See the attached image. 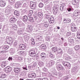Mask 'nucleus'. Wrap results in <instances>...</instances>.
Here are the masks:
<instances>
[{
	"label": "nucleus",
	"instance_id": "nucleus-1",
	"mask_svg": "<svg viewBox=\"0 0 80 80\" xmlns=\"http://www.w3.org/2000/svg\"><path fill=\"white\" fill-rule=\"evenodd\" d=\"M55 63V62L53 61H50L48 62H46V67H48V68H52V67H53V65H54Z\"/></svg>",
	"mask_w": 80,
	"mask_h": 80
},
{
	"label": "nucleus",
	"instance_id": "nucleus-2",
	"mask_svg": "<svg viewBox=\"0 0 80 80\" xmlns=\"http://www.w3.org/2000/svg\"><path fill=\"white\" fill-rule=\"evenodd\" d=\"M52 12L54 15H56L58 12V9H59V6L58 4H56L53 8Z\"/></svg>",
	"mask_w": 80,
	"mask_h": 80
},
{
	"label": "nucleus",
	"instance_id": "nucleus-3",
	"mask_svg": "<svg viewBox=\"0 0 80 80\" xmlns=\"http://www.w3.org/2000/svg\"><path fill=\"white\" fill-rule=\"evenodd\" d=\"M36 50L34 49H31L29 51V54L31 57H35L37 55Z\"/></svg>",
	"mask_w": 80,
	"mask_h": 80
},
{
	"label": "nucleus",
	"instance_id": "nucleus-4",
	"mask_svg": "<svg viewBox=\"0 0 80 80\" xmlns=\"http://www.w3.org/2000/svg\"><path fill=\"white\" fill-rule=\"evenodd\" d=\"M56 68L60 72H64L65 71L64 67H63L61 64H59L57 66Z\"/></svg>",
	"mask_w": 80,
	"mask_h": 80
},
{
	"label": "nucleus",
	"instance_id": "nucleus-5",
	"mask_svg": "<svg viewBox=\"0 0 80 80\" xmlns=\"http://www.w3.org/2000/svg\"><path fill=\"white\" fill-rule=\"evenodd\" d=\"M28 77L31 78H35L36 77V74L34 72H31L28 75Z\"/></svg>",
	"mask_w": 80,
	"mask_h": 80
},
{
	"label": "nucleus",
	"instance_id": "nucleus-6",
	"mask_svg": "<svg viewBox=\"0 0 80 80\" xmlns=\"http://www.w3.org/2000/svg\"><path fill=\"white\" fill-rule=\"evenodd\" d=\"M68 44L69 45H72L73 44V43H74V40L73 39V38L72 37H70L69 38L68 40Z\"/></svg>",
	"mask_w": 80,
	"mask_h": 80
},
{
	"label": "nucleus",
	"instance_id": "nucleus-7",
	"mask_svg": "<svg viewBox=\"0 0 80 80\" xmlns=\"http://www.w3.org/2000/svg\"><path fill=\"white\" fill-rule=\"evenodd\" d=\"M36 40L37 41L39 42L38 43V44L39 45L41 44L43 41V39H42V37H39L37 38H36Z\"/></svg>",
	"mask_w": 80,
	"mask_h": 80
},
{
	"label": "nucleus",
	"instance_id": "nucleus-8",
	"mask_svg": "<svg viewBox=\"0 0 80 80\" xmlns=\"http://www.w3.org/2000/svg\"><path fill=\"white\" fill-rule=\"evenodd\" d=\"M24 15V14H21V17H22V21H23V22H25V21H27V20H28V16Z\"/></svg>",
	"mask_w": 80,
	"mask_h": 80
},
{
	"label": "nucleus",
	"instance_id": "nucleus-9",
	"mask_svg": "<svg viewBox=\"0 0 80 80\" xmlns=\"http://www.w3.org/2000/svg\"><path fill=\"white\" fill-rule=\"evenodd\" d=\"M20 25L21 27V32H24L25 30L24 28H25V24L21 22Z\"/></svg>",
	"mask_w": 80,
	"mask_h": 80
},
{
	"label": "nucleus",
	"instance_id": "nucleus-10",
	"mask_svg": "<svg viewBox=\"0 0 80 80\" xmlns=\"http://www.w3.org/2000/svg\"><path fill=\"white\" fill-rule=\"evenodd\" d=\"M62 64L65 67L69 68L70 67V64L67 62L63 61L62 62Z\"/></svg>",
	"mask_w": 80,
	"mask_h": 80
},
{
	"label": "nucleus",
	"instance_id": "nucleus-11",
	"mask_svg": "<svg viewBox=\"0 0 80 80\" xmlns=\"http://www.w3.org/2000/svg\"><path fill=\"white\" fill-rule=\"evenodd\" d=\"M71 30L72 32H77V27H75V25L74 24H73L71 27Z\"/></svg>",
	"mask_w": 80,
	"mask_h": 80
},
{
	"label": "nucleus",
	"instance_id": "nucleus-12",
	"mask_svg": "<svg viewBox=\"0 0 80 80\" xmlns=\"http://www.w3.org/2000/svg\"><path fill=\"white\" fill-rule=\"evenodd\" d=\"M80 14V12L78 10H76L73 13V15L74 17H77Z\"/></svg>",
	"mask_w": 80,
	"mask_h": 80
},
{
	"label": "nucleus",
	"instance_id": "nucleus-13",
	"mask_svg": "<svg viewBox=\"0 0 80 80\" xmlns=\"http://www.w3.org/2000/svg\"><path fill=\"white\" fill-rule=\"evenodd\" d=\"M46 57H47V55L45 53L42 52L41 54V58L42 60H44V59H45L46 58Z\"/></svg>",
	"mask_w": 80,
	"mask_h": 80
},
{
	"label": "nucleus",
	"instance_id": "nucleus-14",
	"mask_svg": "<svg viewBox=\"0 0 80 80\" xmlns=\"http://www.w3.org/2000/svg\"><path fill=\"white\" fill-rule=\"evenodd\" d=\"M52 4H50L48 6H46L45 7V9L46 10H50V9L52 8Z\"/></svg>",
	"mask_w": 80,
	"mask_h": 80
},
{
	"label": "nucleus",
	"instance_id": "nucleus-15",
	"mask_svg": "<svg viewBox=\"0 0 80 80\" xmlns=\"http://www.w3.org/2000/svg\"><path fill=\"white\" fill-rule=\"evenodd\" d=\"M12 70V69L10 67H7L5 68L4 71L7 73H8L10 72V71Z\"/></svg>",
	"mask_w": 80,
	"mask_h": 80
},
{
	"label": "nucleus",
	"instance_id": "nucleus-16",
	"mask_svg": "<svg viewBox=\"0 0 80 80\" xmlns=\"http://www.w3.org/2000/svg\"><path fill=\"white\" fill-rule=\"evenodd\" d=\"M14 72L15 73L16 75H17L19 72H20V68H15L14 69Z\"/></svg>",
	"mask_w": 80,
	"mask_h": 80
},
{
	"label": "nucleus",
	"instance_id": "nucleus-17",
	"mask_svg": "<svg viewBox=\"0 0 80 80\" xmlns=\"http://www.w3.org/2000/svg\"><path fill=\"white\" fill-rule=\"evenodd\" d=\"M33 27L32 25H29L28 26V30L29 32H32Z\"/></svg>",
	"mask_w": 80,
	"mask_h": 80
},
{
	"label": "nucleus",
	"instance_id": "nucleus-18",
	"mask_svg": "<svg viewBox=\"0 0 80 80\" xmlns=\"http://www.w3.org/2000/svg\"><path fill=\"white\" fill-rule=\"evenodd\" d=\"M10 22L12 23H14L16 22V19L14 17L11 18L10 20Z\"/></svg>",
	"mask_w": 80,
	"mask_h": 80
},
{
	"label": "nucleus",
	"instance_id": "nucleus-19",
	"mask_svg": "<svg viewBox=\"0 0 80 80\" xmlns=\"http://www.w3.org/2000/svg\"><path fill=\"white\" fill-rule=\"evenodd\" d=\"M30 7L32 9H35L37 6L35 3H32L31 4Z\"/></svg>",
	"mask_w": 80,
	"mask_h": 80
},
{
	"label": "nucleus",
	"instance_id": "nucleus-20",
	"mask_svg": "<svg viewBox=\"0 0 80 80\" xmlns=\"http://www.w3.org/2000/svg\"><path fill=\"white\" fill-rule=\"evenodd\" d=\"M12 8H9L6 9L5 11L6 13H10L12 12Z\"/></svg>",
	"mask_w": 80,
	"mask_h": 80
},
{
	"label": "nucleus",
	"instance_id": "nucleus-21",
	"mask_svg": "<svg viewBox=\"0 0 80 80\" xmlns=\"http://www.w3.org/2000/svg\"><path fill=\"white\" fill-rule=\"evenodd\" d=\"M68 53H69L70 55H74V51L71 50H68Z\"/></svg>",
	"mask_w": 80,
	"mask_h": 80
},
{
	"label": "nucleus",
	"instance_id": "nucleus-22",
	"mask_svg": "<svg viewBox=\"0 0 80 80\" xmlns=\"http://www.w3.org/2000/svg\"><path fill=\"white\" fill-rule=\"evenodd\" d=\"M63 58H65V60L66 61H68L69 60V57L68 56V55L67 54L64 55Z\"/></svg>",
	"mask_w": 80,
	"mask_h": 80
},
{
	"label": "nucleus",
	"instance_id": "nucleus-23",
	"mask_svg": "<svg viewBox=\"0 0 80 80\" xmlns=\"http://www.w3.org/2000/svg\"><path fill=\"white\" fill-rule=\"evenodd\" d=\"M71 21V20L70 19H64L63 20V22L65 23H70Z\"/></svg>",
	"mask_w": 80,
	"mask_h": 80
},
{
	"label": "nucleus",
	"instance_id": "nucleus-24",
	"mask_svg": "<svg viewBox=\"0 0 80 80\" xmlns=\"http://www.w3.org/2000/svg\"><path fill=\"white\" fill-rule=\"evenodd\" d=\"M57 47H54L52 48L51 50L53 53L57 52Z\"/></svg>",
	"mask_w": 80,
	"mask_h": 80
},
{
	"label": "nucleus",
	"instance_id": "nucleus-25",
	"mask_svg": "<svg viewBox=\"0 0 80 80\" xmlns=\"http://www.w3.org/2000/svg\"><path fill=\"white\" fill-rule=\"evenodd\" d=\"M51 16L50 13H49L46 14L44 15V17L45 18H46V19H48V18H49Z\"/></svg>",
	"mask_w": 80,
	"mask_h": 80
},
{
	"label": "nucleus",
	"instance_id": "nucleus-26",
	"mask_svg": "<svg viewBox=\"0 0 80 80\" xmlns=\"http://www.w3.org/2000/svg\"><path fill=\"white\" fill-rule=\"evenodd\" d=\"M29 37H30L29 35H28L27 36H25L24 38V40H25L26 42L28 41L29 39V38H30Z\"/></svg>",
	"mask_w": 80,
	"mask_h": 80
},
{
	"label": "nucleus",
	"instance_id": "nucleus-27",
	"mask_svg": "<svg viewBox=\"0 0 80 80\" xmlns=\"http://www.w3.org/2000/svg\"><path fill=\"white\" fill-rule=\"evenodd\" d=\"M57 52L58 53H59V54H62L63 53V51L61 48H58L57 50Z\"/></svg>",
	"mask_w": 80,
	"mask_h": 80
},
{
	"label": "nucleus",
	"instance_id": "nucleus-28",
	"mask_svg": "<svg viewBox=\"0 0 80 80\" xmlns=\"http://www.w3.org/2000/svg\"><path fill=\"white\" fill-rule=\"evenodd\" d=\"M25 52L24 51H21L20 52V55H22V57L21 58V60H23V57H24V55Z\"/></svg>",
	"mask_w": 80,
	"mask_h": 80
},
{
	"label": "nucleus",
	"instance_id": "nucleus-29",
	"mask_svg": "<svg viewBox=\"0 0 80 80\" xmlns=\"http://www.w3.org/2000/svg\"><path fill=\"white\" fill-rule=\"evenodd\" d=\"M74 49L76 51H78L80 49V46L79 45H77L74 47Z\"/></svg>",
	"mask_w": 80,
	"mask_h": 80
},
{
	"label": "nucleus",
	"instance_id": "nucleus-30",
	"mask_svg": "<svg viewBox=\"0 0 80 80\" xmlns=\"http://www.w3.org/2000/svg\"><path fill=\"white\" fill-rule=\"evenodd\" d=\"M0 6L2 7H3L5 6V3L3 1H0Z\"/></svg>",
	"mask_w": 80,
	"mask_h": 80
},
{
	"label": "nucleus",
	"instance_id": "nucleus-31",
	"mask_svg": "<svg viewBox=\"0 0 80 80\" xmlns=\"http://www.w3.org/2000/svg\"><path fill=\"white\" fill-rule=\"evenodd\" d=\"M79 2V0H73L72 2L73 5H77Z\"/></svg>",
	"mask_w": 80,
	"mask_h": 80
},
{
	"label": "nucleus",
	"instance_id": "nucleus-32",
	"mask_svg": "<svg viewBox=\"0 0 80 80\" xmlns=\"http://www.w3.org/2000/svg\"><path fill=\"white\" fill-rule=\"evenodd\" d=\"M11 28H12L14 30H17V25L15 24H13L11 25Z\"/></svg>",
	"mask_w": 80,
	"mask_h": 80
},
{
	"label": "nucleus",
	"instance_id": "nucleus-33",
	"mask_svg": "<svg viewBox=\"0 0 80 80\" xmlns=\"http://www.w3.org/2000/svg\"><path fill=\"white\" fill-rule=\"evenodd\" d=\"M21 50H25V45L24 44H20Z\"/></svg>",
	"mask_w": 80,
	"mask_h": 80
},
{
	"label": "nucleus",
	"instance_id": "nucleus-34",
	"mask_svg": "<svg viewBox=\"0 0 80 80\" xmlns=\"http://www.w3.org/2000/svg\"><path fill=\"white\" fill-rule=\"evenodd\" d=\"M7 65V64L6 63V62H3L1 65V67L2 68H4Z\"/></svg>",
	"mask_w": 80,
	"mask_h": 80
},
{
	"label": "nucleus",
	"instance_id": "nucleus-35",
	"mask_svg": "<svg viewBox=\"0 0 80 80\" xmlns=\"http://www.w3.org/2000/svg\"><path fill=\"white\" fill-rule=\"evenodd\" d=\"M40 47L41 48V49L45 50V49L46 48V45L44 44H42L40 46Z\"/></svg>",
	"mask_w": 80,
	"mask_h": 80
},
{
	"label": "nucleus",
	"instance_id": "nucleus-36",
	"mask_svg": "<svg viewBox=\"0 0 80 80\" xmlns=\"http://www.w3.org/2000/svg\"><path fill=\"white\" fill-rule=\"evenodd\" d=\"M20 2H17L15 5V7L16 8H18L20 7Z\"/></svg>",
	"mask_w": 80,
	"mask_h": 80
},
{
	"label": "nucleus",
	"instance_id": "nucleus-37",
	"mask_svg": "<svg viewBox=\"0 0 80 80\" xmlns=\"http://www.w3.org/2000/svg\"><path fill=\"white\" fill-rule=\"evenodd\" d=\"M49 26V24H48V22H46L44 23V26L45 27V28H47Z\"/></svg>",
	"mask_w": 80,
	"mask_h": 80
},
{
	"label": "nucleus",
	"instance_id": "nucleus-38",
	"mask_svg": "<svg viewBox=\"0 0 80 80\" xmlns=\"http://www.w3.org/2000/svg\"><path fill=\"white\" fill-rule=\"evenodd\" d=\"M73 9L72 8V6H70L69 7V8H67V10H68V12H71V11H73Z\"/></svg>",
	"mask_w": 80,
	"mask_h": 80
},
{
	"label": "nucleus",
	"instance_id": "nucleus-39",
	"mask_svg": "<svg viewBox=\"0 0 80 80\" xmlns=\"http://www.w3.org/2000/svg\"><path fill=\"white\" fill-rule=\"evenodd\" d=\"M52 73L53 75H57V72L56 71H52Z\"/></svg>",
	"mask_w": 80,
	"mask_h": 80
},
{
	"label": "nucleus",
	"instance_id": "nucleus-40",
	"mask_svg": "<svg viewBox=\"0 0 80 80\" xmlns=\"http://www.w3.org/2000/svg\"><path fill=\"white\" fill-rule=\"evenodd\" d=\"M49 57L51 58H52V59L55 58V56L53 55V54L51 53V52H50L49 53Z\"/></svg>",
	"mask_w": 80,
	"mask_h": 80
},
{
	"label": "nucleus",
	"instance_id": "nucleus-41",
	"mask_svg": "<svg viewBox=\"0 0 80 80\" xmlns=\"http://www.w3.org/2000/svg\"><path fill=\"white\" fill-rule=\"evenodd\" d=\"M68 74V75L63 77L64 80H67V79H68V78H70V76L68 75H69V74Z\"/></svg>",
	"mask_w": 80,
	"mask_h": 80
},
{
	"label": "nucleus",
	"instance_id": "nucleus-42",
	"mask_svg": "<svg viewBox=\"0 0 80 80\" xmlns=\"http://www.w3.org/2000/svg\"><path fill=\"white\" fill-rule=\"evenodd\" d=\"M28 21L29 22H34L33 18L32 17H30L29 18Z\"/></svg>",
	"mask_w": 80,
	"mask_h": 80
},
{
	"label": "nucleus",
	"instance_id": "nucleus-43",
	"mask_svg": "<svg viewBox=\"0 0 80 80\" xmlns=\"http://www.w3.org/2000/svg\"><path fill=\"white\" fill-rule=\"evenodd\" d=\"M14 14L15 15H16V16H19V13H18V12L17 11H14Z\"/></svg>",
	"mask_w": 80,
	"mask_h": 80
},
{
	"label": "nucleus",
	"instance_id": "nucleus-44",
	"mask_svg": "<svg viewBox=\"0 0 80 80\" xmlns=\"http://www.w3.org/2000/svg\"><path fill=\"white\" fill-rule=\"evenodd\" d=\"M64 8H65V5H62L60 7V9L61 11L63 10Z\"/></svg>",
	"mask_w": 80,
	"mask_h": 80
},
{
	"label": "nucleus",
	"instance_id": "nucleus-45",
	"mask_svg": "<svg viewBox=\"0 0 80 80\" xmlns=\"http://www.w3.org/2000/svg\"><path fill=\"white\" fill-rule=\"evenodd\" d=\"M38 6L40 8H42L43 7V4L42 2H40Z\"/></svg>",
	"mask_w": 80,
	"mask_h": 80
},
{
	"label": "nucleus",
	"instance_id": "nucleus-46",
	"mask_svg": "<svg viewBox=\"0 0 80 80\" xmlns=\"http://www.w3.org/2000/svg\"><path fill=\"white\" fill-rule=\"evenodd\" d=\"M43 64H44V63L43 62H40L39 63V67H43Z\"/></svg>",
	"mask_w": 80,
	"mask_h": 80
},
{
	"label": "nucleus",
	"instance_id": "nucleus-47",
	"mask_svg": "<svg viewBox=\"0 0 80 80\" xmlns=\"http://www.w3.org/2000/svg\"><path fill=\"white\" fill-rule=\"evenodd\" d=\"M38 16L39 17H42L43 16V13L41 12H39L38 14Z\"/></svg>",
	"mask_w": 80,
	"mask_h": 80
},
{
	"label": "nucleus",
	"instance_id": "nucleus-48",
	"mask_svg": "<svg viewBox=\"0 0 80 80\" xmlns=\"http://www.w3.org/2000/svg\"><path fill=\"white\" fill-rule=\"evenodd\" d=\"M6 77V75H5V74H2L0 77L1 78H5Z\"/></svg>",
	"mask_w": 80,
	"mask_h": 80
},
{
	"label": "nucleus",
	"instance_id": "nucleus-49",
	"mask_svg": "<svg viewBox=\"0 0 80 80\" xmlns=\"http://www.w3.org/2000/svg\"><path fill=\"white\" fill-rule=\"evenodd\" d=\"M77 33H78L77 37L78 39H79L80 40V33H78V31L77 32Z\"/></svg>",
	"mask_w": 80,
	"mask_h": 80
},
{
	"label": "nucleus",
	"instance_id": "nucleus-50",
	"mask_svg": "<svg viewBox=\"0 0 80 80\" xmlns=\"http://www.w3.org/2000/svg\"><path fill=\"white\" fill-rule=\"evenodd\" d=\"M46 40L49 42L50 41V37L48 36H46L45 38Z\"/></svg>",
	"mask_w": 80,
	"mask_h": 80
},
{
	"label": "nucleus",
	"instance_id": "nucleus-51",
	"mask_svg": "<svg viewBox=\"0 0 80 80\" xmlns=\"http://www.w3.org/2000/svg\"><path fill=\"white\" fill-rule=\"evenodd\" d=\"M48 22L50 23L51 24L52 23H54V21H52V20H50V19H49L48 20Z\"/></svg>",
	"mask_w": 80,
	"mask_h": 80
},
{
	"label": "nucleus",
	"instance_id": "nucleus-52",
	"mask_svg": "<svg viewBox=\"0 0 80 80\" xmlns=\"http://www.w3.org/2000/svg\"><path fill=\"white\" fill-rule=\"evenodd\" d=\"M71 35V33H70V32H67L66 36L67 37H68V36H70Z\"/></svg>",
	"mask_w": 80,
	"mask_h": 80
},
{
	"label": "nucleus",
	"instance_id": "nucleus-53",
	"mask_svg": "<svg viewBox=\"0 0 80 80\" xmlns=\"http://www.w3.org/2000/svg\"><path fill=\"white\" fill-rule=\"evenodd\" d=\"M74 72H75V71H76V72H78V68H77V67H75L73 69Z\"/></svg>",
	"mask_w": 80,
	"mask_h": 80
},
{
	"label": "nucleus",
	"instance_id": "nucleus-54",
	"mask_svg": "<svg viewBox=\"0 0 80 80\" xmlns=\"http://www.w3.org/2000/svg\"><path fill=\"white\" fill-rule=\"evenodd\" d=\"M7 52L6 51H1V54H4Z\"/></svg>",
	"mask_w": 80,
	"mask_h": 80
},
{
	"label": "nucleus",
	"instance_id": "nucleus-55",
	"mask_svg": "<svg viewBox=\"0 0 80 80\" xmlns=\"http://www.w3.org/2000/svg\"><path fill=\"white\" fill-rule=\"evenodd\" d=\"M9 2L10 3H15V0H9Z\"/></svg>",
	"mask_w": 80,
	"mask_h": 80
},
{
	"label": "nucleus",
	"instance_id": "nucleus-56",
	"mask_svg": "<svg viewBox=\"0 0 80 80\" xmlns=\"http://www.w3.org/2000/svg\"><path fill=\"white\" fill-rule=\"evenodd\" d=\"M49 19L50 20H52L53 21H54V18H53V17L52 16V17H50V18Z\"/></svg>",
	"mask_w": 80,
	"mask_h": 80
},
{
	"label": "nucleus",
	"instance_id": "nucleus-57",
	"mask_svg": "<svg viewBox=\"0 0 80 80\" xmlns=\"http://www.w3.org/2000/svg\"><path fill=\"white\" fill-rule=\"evenodd\" d=\"M3 47L4 49L5 50H7L8 48V46H4Z\"/></svg>",
	"mask_w": 80,
	"mask_h": 80
},
{
	"label": "nucleus",
	"instance_id": "nucleus-58",
	"mask_svg": "<svg viewBox=\"0 0 80 80\" xmlns=\"http://www.w3.org/2000/svg\"><path fill=\"white\" fill-rule=\"evenodd\" d=\"M23 70H28V69H27V66H26L25 67H23L22 68Z\"/></svg>",
	"mask_w": 80,
	"mask_h": 80
},
{
	"label": "nucleus",
	"instance_id": "nucleus-59",
	"mask_svg": "<svg viewBox=\"0 0 80 80\" xmlns=\"http://www.w3.org/2000/svg\"><path fill=\"white\" fill-rule=\"evenodd\" d=\"M63 45L64 46V47H67V46L68 45V43H67V42H65L64 43Z\"/></svg>",
	"mask_w": 80,
	"mask_h": 80
},
{
	"label": "nucleus",
	"instance_id": "nucleus-60",
	"mask_svg": "<svg viewBox=\"0 0 80 80\" xmlns=\"http://www.w3.org/2000/svg\"><path fill=\"white\" fill-rule=\"evenodd\" d=\"M30 43L31 45H35V42H31Z\"/></svg>",
	"mask_w": 80,
	"mask_h": 80
},
{
	"label": "nucleus",
	"instance_id": "nucleus-61",
	"mask_svg": "<svg viewBox=\"0 0 80 80\" xmlns=\"http://www.w3.org/2000/svg\"><path fill=\"white\" fill-rule=\"evenodd\" d=\"M31 42H35V39H34V38H32L31 39Z\"/></svg>",
	"mask_w": 80,
	"mask_h": 80
},
{
	"label": "nucleus",
	"instance_id": "nucleus-62",
	"mask_svg": "<svg viewBox=\"0 0 80 80\" xmlns=\"http://www.w3.org/2000/svg\"><path fill=\"white\" fill-rule=\"evenodd\" d=\"M25 72L23 71V72H21V75L22 76H23V75H25Z\"/></svg>",
	"mask_w": 80,
	"mask_h": 80
},
{
	"label": "nucleus",
	"instance_id": "nucleus-63",
	"mask_svg": "<svg viewBox=\"0 0 80 80\" xmlns=\"http://www.w3.org/2000/svg\"><path fill=\"white\" fill-rule=\"evenodd\" d=\"M17 45V43L16 42H15L13 44V46H14V47H16Z\"/></svg>",
	"mask_w": 80,
	"mask_h": 80
},
{
	"label": "nucleus",
	"instance_id": "nucleus-64",
	"mask_svg": "<svg viewBox=\"0 0 80 80\" xmlns=\"http://www.w3.org/2000/svg\"><path fill=\"white\" fill-rule=\"evenodd\" d=\"M29 14H31V15H32L33 13V11L32 10H30L29 11Z\"/></svg>",
	"mask_w": 80,
	"mask_h": 80
}]
</instances>
